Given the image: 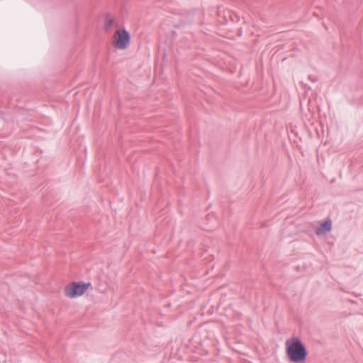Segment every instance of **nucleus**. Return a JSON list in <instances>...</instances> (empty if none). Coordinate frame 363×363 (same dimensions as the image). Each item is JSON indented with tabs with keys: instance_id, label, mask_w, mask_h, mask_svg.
I'll return each mask as SVG.
<instances>
[{
	"instance_id": "obj_3",
	"label": "nucleus",
	"mask_w": 363,
	"mask_h": 363,
	"mask_svg": "<svg viewBox=\"0 0 363 363\" xmlns=\"http://www.w3.org/2000/svg\"><path fill=\"white\" fill-rule=\"evenodd\" d=\"M130 35L125 29L116 30L113 35L112 45L118 50H125L130 45Z\"/></svg>"
},
{
	"instance_id": "obj_1",
	"label": "nucleus",
	"mask_w": 363,
	"mask_h": 363,
	"mask_svg": "<svg viewBox=\"0 0 363 363\" xmlns=\"http://www.w3.org/2000/svg\"><path fill=\"white\" fill-rule=\"evenodd\" d=\"M286 352L289 360L294 363H302L306 360L307 351L298 337H292L286 341Z\"/></svg>"
},
{
	"instance_id": "obj_4",
	"label": "nucleus",
	"mask_w": 363,
	"mask_h": 363,
	"mask_svg": "<svg viewBox=\"0 0 363 363\" xmlns=\"http://www.w3.org/2000/svg\"><path fill=\"white\" fill-rule=\"evenodd\" d=\"M332 223L330 220H327L324 223H323L320 228H318L316 230L317 235L325 234V233L329 232L331 230Z\"/></svg>"
},
{
	"instance_id": "obj_2",
	"label": "nucleus",
	"mask_w": 363,
	"mask_h": 363,
	"mask_svg": "<svg viewBox=\"0 0 363 363\" xmlns=\"http://www.w3.org/2000/svg\"><path fill=\"white\" fill-rule=\"evenodd\" d=\"M91 289V284L90 282L74 281L65 285L64 294L67 298L77 299L85 295Z\"/></svg>"
}]
</instances>
